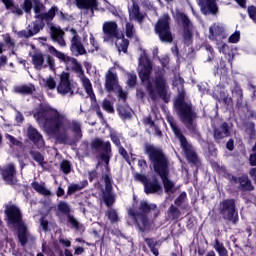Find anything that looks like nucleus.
I'll use <instances>...</instances> for the list:
<instances>
[{
    "label": "nucleus",
    "instance_id": "obj_1",
    "mask_svg": "<svg viewBox=\"0 0 256 256\" xmlns=\"http://www.w3.org/2000/svg\"><path fill=\"white\" fill-rule=\"evenodd\" d=\"M38 123H43L48 135H55L59 145H77L83 139L81 123L68 119L55 108L40 109L34 114Z\"/></svg>",
    "mask_w": 256,
    "mask_h": 256
},
{
    "label": "nucleus",
    "instance_id": "obj_2",
    "mask_svg": "<svg viewBox=\"0 0 256 256\" xmlns=\"http://www.w3.org/2000/svg\"><path fill=\"white\" fill-rule=\"evenodd\" d=\"M141 68L138 71V77L142 83H146V91L151 101L161 99L164 103L171 101V94H169V84L165 76V70H158L155 72L153 82L151 81V73H153V63L151 59L144 58L140 61Z\"/></svg>",
    "mask_w": 256,
    "mask_h": 256
},
{
    "label": "nucleus",
    "instance_id": "obj_3",
    "mask_svg": "<svg viewBox=\"0 0 256 256\" xmlns=\"http://www.w3.org/2000/svg\"><path fill=\"white\" fill-rule=\"evenodd\" d=\"M144 153L148 156L154 173L160 177L164 193L173 195L177 191V188H175V182L169 179V158L163 153V150L155 147L153 144H145Z\"/></svg>",
    "mask_w": 256,
    "mask_h": 256
},
{
    "label": "nucleus",
    "instance_id": "obj_4",
    "mask_svg": "<svg viewBox=\"0 0 256 256\" xmlns=\"http://www.w3.org/2000/svg\"><path fill=\"white\" fill-rule=\"evenodd\" d=\"M90 149L94 153H99V151H103L100 154V159L105 163V169L108 174L103 175L104 183H105V193L103 195V201L106 207H113L115 203V194H113V180L111 179V168L109 167V162L111 161V157L113 156V150L111 149V142H104L101 138H95L90 143Z\"/></svg>",
    "mask_w": 256,
    "mask_h": 256
},
{
    "label": "nucleus",
    "instance_id": "obj_5",
    "mask_svg": "<svg viewBox=\"0 0 256 256\" xmlns=\"http://www.w3.org/2000/svg\"><path fill=\"white\" fill-rule=\"evenodd\" d=\"M128 215L134 219L135 225L139 231H151L153 223L157 221V217L161 215V210L155 203H149L147 200H141L138 206V211L129 210Z\"/></svg>",
    "mask_w": 256,
    "mask_h": 256
},
{
    "label": "nucleus",
    "instance_id": "obj_6",
    "mask_svg": "<svg viewBox=\"0 0 256 256\" xmlns=\"http://www.w3.org/2000/svg\"><path fill=\"white\" fill-rule=\"evenodd\" d=\"M174 107L180 121L185 125L191 137L201 141V132H199L197 124L195 123V119H197V112L193 110V104H189L185 101L184 90L178 93V96L174 101Z\"/></svg>",
    "mask_w": 256,
    "mask_h": 256
},
{
    "label": "nucleus",
    "instance_id": "obj_7",
    "mask_svg": "<svg viewBox=\"0 0 256 256\" xmlns=\"http://www.w3.org/2000/svg\"><path fill=\"white\" fill-rule=\"evenodd\" d=\"M4 213L7 227L17 229L18 243H20L21 247H25L29 243L31 233H29L27 224L23 221V213L16 205H7Z\"/></svg>",
    "mask_w": 256,
    "mask_h": 256
},
{
    "label": "nucleus",
    "instance_id": "obj_8",
    "mask_svg": "<svg viewBox=\"0 0 256 256\" xmlns=\"http://www.w3.org/2000/svg\"><path fill=\"white\" fill-rule=\"evenodd\" d=\"M168 123L176 139H178L180 147L188 163H192V165H197L199 163V156H197V152L194 151L193 145L189 144L187 138L185 137V135H183V132H181V129H179V126H177V123H175V121L168 120Z\"/></svg>",
    "mask_w": 256,
    "mask_h": 256
},
{
    "label": "nucleus",
    "instance_id": "obj_9",
    "mask_svg": "<svg viewBox=\"0 0 256 256\" xmlns=\"http://www.w3.org/2000/svg\"><path fill=\"white\" fill-rule=\"evenodd\" d=\"M154 32L162 43H173V32L171 31V16L164 14L160 17L155 26Z\"/></svg>",
    "mask_w": 256,
    "mask_h": 256
},
{
    "label": "nucleus",
    "instance_id": "obj_10",
    "mask_svg": "<svg viewBox=\"0 0 256 256\" xmlns=\"http://www.w3.org/2000/svg\"><path fill=\"white\" fill-rule=\"evenodd\" d=\"M135 180L142 183V185L144 186V193L146 195L163 193V186L161 185V182H159V178H157V176L148 178L145 174L136 173Z\"/></svg>",
    "mask_w": 256,
    "mask_h": 256
},
{
    "label": "nucleus",
    "instance_id": "obj_11",
    "mask_svg": "<svg viewBox=\"0 0 256 256\" xmlns=\"http://www.w3.org/2000/svg\"><path fill=\"white\" fill-rule=\"evenodd\" d=\"M48 52L50 55L57 57V59L63 61V63H71V70L78 75V77H83L85 71H83V65L77 61L76 58L65 56V53L57 50L54 46L47 44Z\"/></svg>",
    "mask_w": 256,
    "mask_h": 256
},
{
    "label": "nucleus",
    "instance_id": "obj_12",
    "mask_svg": "<svg viewBox=\"0 0 256 256\" xmlns=\"http://www.w3.org/2000/svg\"><path fill=\"white\" fill-rule=\"evenodd\" d=\"M176 19L182 23V38L184 45H191V43H193V23L189 19V16L183 12H177Z\"/></svg>",
    "mask_w": 256,
    "mask_h": 256
},
{
    "label": "nucleus",
    "instance_id": "obj_13",
    "mask_svg": "<svg viewBox=\"0 0 256 256\" xmlns=\"http://www.w3.org/2000/svg\"><path fill=\"white\" fill-rule=\"evenodd\" d=\"M209 39L216 41V45L219 48L220 53H225V28L217 24H213L209 28Z\"/></svg>",
    "mask_w": 256,
    "mask_h": 256
},
{
    "label": "nucleus",
    "instance_id": "obj_14",
    "mask_svg": "<svg viewBox=\"0 0 256 256\" xmlns=\"http://www.w3.org/2000/svg\"><path fill=\"white\" fill-rule=\"evenodd\" d=\"M41 7L43 4L35 3L33 6L35 19H39L40 21H46V23H51L53 19H55V15L59 12V8L57 6H52L47 12L41 13Z\"/></svg>",
    "mask_w": 256,
    "mask_h": 256
},
{
    "label": "nucleus",
    "instance_id": "obj_15",
    "mask_svg": "<svg viewBox=\"0 0 256 256\" xmlns=\"http://www.w3.org/2000/svg\"><path fill=\"white\" fill-rule=\"evenodd\" d=\"M26 136L28 137L29 141H31V143L37 147V149H43V147H45V138H43V134H41V132H39L35 126L28 124Z\"/></svg>",
    "mask_w": 256,
    "mask_h": 256
},
{
    "label": "nucleus",
    "instance_id": "obj_16",
    "mask_svg": "<svg viewBox=\"0 0 256 256\" xmlns=\"http://www.w3.org/2000/svg\"><path fill=\"white\" fill-rule=\"evenodd\" d=\"M231 91H232V97H226L225 104L230 109H233V103L236 102L237 109H241L243 105V90L241 89V86L238 84H235Z\"/></svg>",
    "mask_w": 256,
    "mask_h": 256
},
{
    "label": "nucleus",
    "instance_id": "obj_17",
    "mask_svg": "<svg viewBox=\"0 0 256 256\" xmlns=\"http://www.w3.org/2000/svg\"><path fill=\"white\" fill-rule=\"evenodd\" d=\"M102 30L105 35L104 36L105 41H111V39H121L117 22L115 21L105 22L103 24Z\"/></svg>",
    "mask_w": 256,
    "mask_h": 256
},
{
    "label": "nucleus",
    "instance_id": "obj_18",
    "mask_svg": "<svg viewBox=\"0 0 256 256\" xmlns=\"http://www.w3.org/2000/svg\"><path fill=\"white\" fill-rule=\"evenodd\" d=\"M198 5L203 15H217L219 11L217 0H198Z\"/></svg>",
    "mask_w": 256,
    "mask_h": 256
},
{
    "label": "nucleus",
    "instance_id": "obj_19",
    "mask_svg": "<svg viewBox=\"0 0 256 256\" xmlns=\"http://www.w3.org/2000/svg\"><path fill=\"white\" fill-rule=\"evenodd\" d=\"M1 175L6 185H15L17 183V180L15 179L17 170L15 169L14 164H9L6 168L2 169Z\"/></svg>",
    "mask_w": 256,
    "mask_h": 256
},
{
    "label": "nucleus",
    "instance_id": "obj_20",
    "mask_svg": "<svg viewBox=\"0 0 256 256\" xmlns=\"http://www.w3.org/2000/svg\"><path fill=\"white\" fill-rule=\"evenodd\" d=\"M57 91L60 95H67V93L73 95V91L71 90V81L69 80V73L63 72L60 75V82L57 86Z\"/></svg>",
    "mask_w": 256,
    "mask_h": 256
},
{
    "label": "nucleus",
    "instance_id": "obj_21",
    "mask_svg": "<svg viewBox=\"0 0 256 256\" xmlns=\"http://www.w3.org/2000/svg\"><path fill=\"white\" fill-rule=\"evenodd\" d=\"M50 31V37L53 43H57L60 47H67V42L65 41V31L55 26H52Z\"/></svg>",
    "mask_w": 256,
    "mask_h": 256
},
{
    "label": "nucleus",
    "instance_id": "obj_22",
    "mask_svg": "<svg viewBox=\"0 0 256 256\" xmlns=\"http://www.w3.org/2000/svg\"><path fill=\"white\" fill-rule=\"evenodd\" d=\"M77 9L91 11L92 15L95 11H99V1L97 0H75Z\"/></svg>",
    "mask_w": 256,
    "mask_h": 256
},
{
    "label": "nucleus",
    "instance_id": "obj_23",
    "mask_svg": "<svg viewBox=\"0 0 256 256\" xmlns=\"http://www.w3.org/2000/svg\"><path fill=\"white\" fill-rule=\"evenodd\" d=\"M230 181H233L235 184L239 183L241 191H253L255 187L249 180V176L242 175L240 177L237 176H230Z\"/></svg>",
    "mask_w": 256,
    "mask_h": 256
},
{
    "label": "nucleus",
    "instance_id": "obj_24",
    "mask_svg": "<svg viewBox=\"0 0 256 256\" xmlns=\"http://www.w3.org/2000/svg\"><path fill=\"white\" fill-rule=\"evenodd\" d=\"M70 51L75 57H79V55H87V50H85V46L81 43V38L79 36L72 37Z\"/></svg>",
    "mask_w": 256,
    "mask_h": 256
},
{
    "label": "nucleus",
    "instance_id": "obj_25",
    "mask_svg": "<svg viewBox=\"0 0 256 256\" xmlns=\"http://www.w3.org/2000/svg\"><path fill=\"white\" fill-rule=\"evenodd\" d=\"M116 87H119V78L117 77V74L109 70L106 73L105 89L107 93H113Z\"/></svg>",
    "mask_w": 256,
    "mask_h": 256
},
{
    "label": "nucleus",
    "instance_id": "obj_26",
    "mask_svg": "<svg viewBox=\"0 0 256 256\" xmlns=\"http://www.w3.org/2000/svg\"><path fill=\"white\" fill-rule=\"evenodd\" d=\"M181 215V209L174 204H171L166 211V221H179Z\"/></svg>",
    "mask_w": 256,
    "mask_h": 256
},
{
    "label": "nucleus",
    "instance_id": "obj_27",
    "mask_svg": "<svg viewBox=\"0 0 256 256\" xmlns=\"http://www.w3.org/2000/svg\"><path fill=\"white\" fill-rule=\"evenodd\" d=\"M129 15L130 19H134L135 21H138V23H143V19H145V16L141 14V9L137 2H133L132 8L129 10Z\"/></svg>",
    "mask_w": 256,
    "mask_h": 256
},
{
    "label": "nucleus",
    "instance_id": "obj_28",
    "mask_svg": "<svg viewBox=\"0 0 256 256\" xmlns=\"http://www.w3.org/2000/svg\"><path fill=\"white\" fill-rule=\"evenodd\" d=\"M35 91V85L30 84H24L19 85L14 88V92L18 95H33V92Z\"/></svg>",
    "mask_w": 256,
    "mask_h": 256
},
{
    "label": "nucleus",
    "instance_id": "obj_29",
    "mask_svg": "<svg viewBox=\"0 0 256 256\" xmlns=\"http://www.w3.org/2000/svg\"><path fill=\"white\" fill-rule=\"evenodd\" d=\"M131 107L125 105H118L117 106V113L121 119L126 121V119H132L133 114L131 113Z\"/></svg>",
    "mask_w": 256,
    "mask_h": 256
},
{
    "label": "nucleus",
    "instance_id": "obj_30",
    "mask_svg": "<svg viewBox=\"0 0 256 256\" xmlns=\"http://www.w3.org/2000/svg\"><path fill=\"white\" fill-rule=\"evenodd\" d=\"M80 79L88 97H90V99H95V92H93V84H91V80L85 75L81 76Z\"/></svg>",
    "mask_w": 256,
    "mask_h": 256
},
{
    "label": "nucleus",
    "instance_id": "obj_31",
    "mask_svg": "<svg viewBox=\"0 0 256 256\" xmlns=\"http://www.w3.org/2000/svg\"><path fill=\"white\" fill-rule=\"evenodd\" d=\"M32 63L35 69L41 71V69H43V64L45 63V57L43 56V53H34L32 55Z\"/></svg>",
    "mask_w": 256,
    "mask_h": 256
},
{
    "label": "nucleus",
    "instance_id": "obj_32",
    "mask_svg": "<svg viewBox=\"0 0 256 256\" xmlns=\"http://www.w3.org/2000/svg\"><path fill=\"white\" fill-rule=\"evenodd\" d=\"M87 185H89L87 180L82 182L81 185L80 184H71L70 186H68L67 195L64 197V199H67V197H69V195H73V194L77 193V191H81L82 189H85L87 187Z\"/></svg>",
    "mask_w": 256,
    "mask_h": 256
},
{
    "label": "nucleus",
    "instance_id": "obj_33",
    "mask_svg": "<svg viewBox=\"0 0 256 256\" xmlns=\"http://www.w3.org/2000/svg\"><path fill=\"white\" fill-rule=\"evenodd\" d=\"M225 215L228 223H232V225H237V223H239V212L237 211V208L225 211Z\"/></svg>",
    "mask_w": 256,
    "mask_h": 256
},
{
    "label": "nucleus",
    "instance_id": "obj_34",
    "mask_svg": "<svg viewBox=\"0 0 256 256\" xmlns=\"http://www.w3.org/2000/svg\"><path fill=\"white\" fill-rule=\"evenodd\" d=\"M116 47L119 53H127V49H129V40L125 38V36H120L116 41Z\"/></svg>",
    "mask_w": 256,
    "mask_h": 256
},
{
    "label": "nucleus",
    "instance_id": "obj_35",
    "mask_svg": "<svg viewBox=\"0 0 256 256\" xmlns=\"http://www.w3.org/2000/svg\"><path fill=\"white\" fill-rule=\"evenodd\" d=\"M32 189L39 193L40 195H45V197H49L51 195V190L47 189L45 186L39 184L37 181H33L31 183Z\"/></svg>",
    "mask_w": 256,
    "mask_h": 256
},
{
    "label": "nucleus",
    "instance_id": "obj_36",
    "mask_svg": "<svg viewBox=\"0 0 256 256\" xmlns=\"http://www.w3.org/2000/svg\"><path fill=\"white\" fill-rule=\"evenodd\" d=\"M29 155L32 157L33 161H36V163L40 165V167H45V163L47 162H45V156H43L41 152L30 150Z\"/></svg>",
    "mask_w": 256,
    "mask_h": 256
},
{
    "label": "nucleus",
    "instance_id": "obj_37",
    "mask_svg": "<svg viewBox=\"0 0 256 256\" xmlns=\"http://www.w3.org/2000/svg\"><path fill=\"white\" fill-rule=\"evenodd\" d=\"M144 241L147 247H149L151 253H153L155 256H159V249H157L159 242H157L155 238H145Z\"/></svg>",
    "mask_w": 256,
    "mask_h": 256
},
{
    "label": "nucleus",
    "instance_id": "obj_38",
    "mask_svg": "<svg viewBox=\"0 0 256 256\" xmlns=\"http://www.w3.org/2000/svg\"><path fill=\"white\" fill-rule=\"evenodd\" d=\"M68 223L71 224L72 229H75V231H85V227L83 224L79 223V221L75 218L73 215L67 216Z\"/></svg>",
    "mask_w": 256,
    "mask_h": 256
},
{
    "label": "nucleus",
    "instance_id": "obj_39",
    "mask_svg": "<svg viewBox=\"0 0 256 256\" xmlns=\"http://www.w3.org/2000/svg\"><path fill=\"white\" fill-rule=\"evenodd\" d=\"M213 136L216 143H221L222 139H225V122L221 124V128L214 129Z\"/></svg>",
    "mask_w": 256,
    "mask_h": 256
},
{
    "label": "nucleus",
    "instance_id": "obj_40",
    "mask_svg": "<svg viewBox=\"0 0 256 256\" xmlns=\"http://www.w3.org/2000/svg\"><path fill=\"white\" fill-rule=\"evenodd\" d=\"M206 155L210 161H213V159H217V148L215 147V144L213 142L207 143Z\"/></svg>",
    "mask_w": 256,
    "mask_h": 256
},
{
    "label": "nucleus",
    "instance_id": "obj_41",
    "mask_svg": "<svg viewBox=\"0 0 256 256\" xmlns=\"http://www.w3.org/2000/svg\"><path fill=\"white\" fill-rule=\"evenodd\" d=\"M57 209L59 213H62V215H66V217H69L71 215V206L65 201H60L57 205Z\"/></svg>",
    "mask_w": 256,
    "mask_h": 256
},
{
    "label": "nucleus",
    "instance_id": "obj_42",
    "mask_svg": "<svg viewBox=\"0 0 256 256\" xmlns=\"http://www.w3.org/2000/svg\"><path fill=\"white\" fill-rule=\"evenodd\" d=\"M121 135L117 131H110L109 137L116 147H121Z\"/></svg>",
    "mask_w": 256,
    "mask_h": 256
},
{
    "label": "nucleus",
    "instance_id": "obj_43",
    "mask_svg": "<svg viewBox=\"0 0 256 256\" xmlns=\"http://www.w3.org/2000/svg\"><path fill=\"white\" fill-rule=\"evenodd\" d=\"M41 29H43V26H41V24L37 22H32V26L31 25L28 26V31L31 37H33L34 35H37V33L41 31Z\"/></svg>",
    "mask_w": 256,
    "mask_h": 256
},
{
    "label": "nucleus",
    "instance_id": "obj_44",
    "mask_svg": "<svg viewBox=\"0 0 256 256\" xmlns=\"http://www.w3.org/2000/svg\"><path fill=\"white\" fill-rule=\"evenodd\" d=\"M106 215L110 221V223H117L119 221V214H117V210L110 209L106 212Z\"/></svg>",
    "mask_w": 256,
    "mask_h": 256
},
{
    "label": "nucleus",
    "instance_id": "obj_45",
    "mask_svg": "<svg viewBox=\"0 0 256 256\" xmlns=\"http://www.w3.org/2000/svg\"><path fill=\"white\" fill-rule=\"evenodd\" d=\"M60 169L64 175H69V173H71V162L69 160H62Z\"/></svg>",
    "mask_w": 256,
    "mask_h": 256
},
{
    "label": "nucleus",
    "instance_id": "obj_46",
    "mask_svg": "<svg viewBox=\"0 0 256 256\" xmlns=\"http://www.w3.org/2000/svg\"><path fill=\"white\" fill-rule=\"evenodd\" d=\"M118 147V152L119 155H121V157H123V159H125L126 163H128V165H131V158H129V153L127 152V150L125 149V147H123V145L120 144V146Z\"/></svg>",
    "mask_w": 256,
    "mask_h": 256
},
{
    "label": "nucleus",
    "instance_id": "obj_47",
    "mask_svg": "<svg viewBox=\"0 0 256 256\" xmlns=\"http://www.w3.org/2000/svg\"><path fill=\"white\" fill-rule=\"evenodd\" d=\"M99 165H101V162H98L96 164L95 169L88 172V179H89L90 183H93L94 179H99V173L97 172V170L99 169Z\"/></svg>",
    "mask_w": 256,
    "mask_h": 256
},
{
    "label": "nucleus",
    "instance_id": "obj_48",
    "mask_svg": "<svg viewBox=\"0 0 256 256\" xmlns=\"http://www.w3.org/2000/svg\"><path fill=\"white\" fill-rule=\"evenodd\" d=\"M185 199H187V193L181 192L179 196L174 200V206L175 207H181L183 203H185Z\"/></svg>",
    "mask_w": 256,
    "mask_h": 256
},
{
    "label": "nucleus",
    "instance_id": "obj_49",
    "mask_svg": "<svg viewBox=\"0 0 256 256\" xmlns=\"http://www.w3.org/2000/svg\"><path fill=\"white\" fill-rule=\"evenodd\" d=\"M214 249L220 256H225V246L217 238L215 239Z\"/></svg>",
    "mask_w": 256,
    "mask_h": 256
},
{
    "label": "nucleus",
    "instance_id": "obj_50",
    "mask_svg": "<svg viewBox=\"0 0 256 256\" xmlns=\"http://www.w3.org/2000/svg\"><path fill=\"white\" fill-rule=\"evenodd\" d=\"M102 109L107 111V113H115V109L113 108V104L108 99H104L102 103Z\"/></svg>",
    "mask_w": 256,
    "mask_h": 256
},
{
    "label": "nucleus",
    "instance_id": "obj_51",
    "mask_svg": "<svg viewBox=\"0 0 256 256\" xmlns=\"http://www.w3.org/2000/svg\"><path fill=\"white\" fill-rule=\"evenodd\" d=\"M43 82L45 83V87H47L48 89H55V87H57V82H55V79H53V77H48L46 79H43Z\"/></svg>",
    "mask_w": 256,
    "mask_h": 256
},
{
    "label": "nucleus",
    "instance_id": "obj_52",
    "mask_svg": "<svg viewBox=\"0 0 256 256\" xmlns=\"http://www.w3.org/2000/svg\"><path fill=\"white\" fill-rule=\"evenodd\" d=\"M128 87H135L137 85V74L129 73L128 80H127Z\"/></svg>",
    "mask_w": 256,
    "mask_h": 256
},
{
    "label": "nucleus",
    "instance_id": "obj_53",
    "mask_svg": "<svg viewBox=\"0 0 256 256\" xmlns=\"http://www.w3.org/2000/svg\"><path fill=\"white\" fill-rule=\"evenodd\" d=\"M22 9L28 15H31V9H33V2L31 0H24V3L22 5Z\"/></svg>",
    "mask_w": 256,
    "mask_h": 256
},
{
    "label": "nucleus",
    "instance_id": "obj_54",
    "mask_svg": "<svg viewBox=\"0 0 256 256\" xmlns=\"http://www.w3.org/2000/svg\"><path fill=\"white\" fill-rule=\"evenodd\" d=\"M6 139H8L10 143H12L16 147H23V142H21L11 134H6Z\"/></svg>",
    "mask_w": 256,
    "mask_h": 256
},
{
    "label": "nucleus",
    "instance_id": "obj_55",
    "mask_svg": "<svg viewBox=\"0 0 256 256\" xmlns=\"http://www.w3.org/2000/svg\"><path fill=\"white\" fill-rule=\"evenodd\" d=\"M42 253H44L47 256H55V251L49 246L46 245V243H42Z\"/></svg>",
    "mask_w": 256,
    "mask_h": 256
},
{
    "label": "nucleus",
    "instance_id": "obj_56",
    "mask_svg": "<svg viewBox=\"0 0 256 256\" xmlns=\"http://www.w3.org/2000/svg\"><path fill=\"white\" fill-rule=\"evenodd\" d=\"M241 39V32L235 31L228 39L229 43H239Z\"/></svg>",
    "mask_w": 256,
    "mask_h": 256
},
{
    "label": "nucleus",
    "instance_id": "obj_57",
    "mask_svg": "<svg viewBox=\"0 0 256 256\" xmlns=\"http://www.w3.org/2000/svg\"><path fill=\"white\" fill-rule=\"evenodd\" d=\"M248 15L252 21L256 23V7L255 6H248Z\"/></svg>",
    "mask_w": 256,
    "mask_h": 256
},
{
    "label": "nucleus",
    "instance_id": "obj_58",
    "mask_svg": "<svg viewBox=\"0 0 256 256\" xmlns=\"http://www.w3.org/2000/svg\"><path fill=\"white\" fill-rule=\"evenodd\" d=\"M231 209H237V208H235V200L234 199H226L225 200V211H229Z\"/></svg>",
    "mask_w": 256,
    "mask_h": 256
},
{
    "label": "nucleus",
    "instance_id": "obj_59",
    "mask_svg": "<svg viewBox=\"0 0 256 256\" xmlns=\"http://www.w3.org/2000/svg\"><path fill=\"white\" fill-rule=\"evenodd\" d=\"M11 13H13V15H17L18 17H21L23 15V10L21 8H19V5H15L11 7L10 9Z\"/></svg>",
    "mask_w": 256,
    "mask_h": 256
},
{
    "label": "nucleus",
    "instance_id": "obj_60",
    "mask_svg": "<svg viewBox=\"0 0 256 256\" xmlns=\"http://www.w3.org/2000/svg\"><path fill=\"white\" fill-rule=\"evenodd\" d=\"M133 29H134L133 24L131 23L126 24V37H128L129 39H133Z\"/></svg>",
    "mask_w": 256,
    "mask_h": 256
},
{
    "label": "nucleus",
    "instance_id": "obj_61",
    "mask_svg": "<svg viewBox=\"0 0 256 256\" xmlns=\"http://www.w3.org/2000/svg\"><path fill=\"white\" fill-rule=\"evenodd\" d=\"M17 35H18V37L20 38V39H29V37H32L31 36V33L29 32V30L27 31V30H21V31H19L18 33H17Z\"/></svg>",
    "mask_w": 256,
    "mask_h": 256
},
{
    "label": "nucleus",
    "instance_id": "obj_62",
    "mask_svg": "<svg viewBox=\"0 0 256 256\" xmlns=\"http://www.w3.org/2000/svg\"><path fill=\"white\" fill-rule=\"evenodd\" d=\"M118 97L124 102L127 101V92L123 91V88H121V86H118Z\"/></svg>",
    "mask_w": 256,
    "mask_h": 256
},
{
    "label": "nucleus",
    "instance_id": "obj_63",
    "mask_svg": "<svg viewBox=\"0 0 256 256\" xmlns=\"http://www.w3.org/2000/svg\"><path fill=\"white\" fill-rule=\"evenodd\" d=\"M143 123L145 125H149L150 128L155 127V121H153V118L151 116H147L146 118H144Z\"/></svg>",
    "mask_w": 256,
    "mask_h": 256
},
{
    "label": "nucleus",
    "instance_id": "obj_64",
    "mask_svg": "<svg viewBox=\"0 0 256 256\" xmlns=\"http://www.w3.org/2000/svg\"><path fill=\"white\" fill-rule=\"evenodd\" d=\"M90 43L92 47H94V49L92 50V53L93 51H99V43L97 42V40H95L94 36H90Z\"/></svg>",
    "mask_w": 256,
    "mask_h": 256
}]
</instances>
